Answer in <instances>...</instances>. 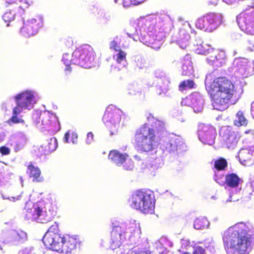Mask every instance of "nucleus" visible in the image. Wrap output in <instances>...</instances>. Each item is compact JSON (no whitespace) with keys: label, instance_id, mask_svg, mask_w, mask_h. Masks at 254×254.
<instances>
[{"label":"nucleus","instance_id":"nucleus-1","mask_svg":"<svg viewBox=\"0 0 254 254\" xmlns=\"http://www.w3.org/2000/svg\"><path fill=\"white\" fill-rule=\"evenodd\" d=\"M148 123H145L136 130L133 143L140 152H148L155 149L159 144L165 155L174 156L187 150L183 139L175 134L167 135L165 124L163 121L155 118L152 114L147 116Z\"/></svg>","mask_w":254,"mask_h":254},{"label":"nucleus","instance_id":"nucleus-2","mask_svg":"<svg viewBox=\"0 0 254 254\" xmlns=\"http://www.w3.org/2000/svg\"><path fill=\"white\" fill-rule=\"evenodd\" d=\"M168 16L140 17L130 25L127 34L135 41H140L152 48L154 44L160 45L165 37L164 22L169 20Z\"/></svg>","mask_w":254,"mask_h":254},{"label":"nucleus","instance_id":"nucleus-3","mask_svg":"<svg viewBox=\"0 0 254 254\" xmlns=\"http://www.w3.org/2000/svg\"><path fill=\"white\" fill-rule=\"evenodd\" d=\"M222 235L227 254H249L254 247V228L249 223H238Z\"/></svg>","mask_w":254,"mask_h":254},{"label":"nucleus","instance_id":"nucleus-4","mask_svg":"<svg viewBox=\"0 0 254 254\" xmlns=\"http://www.w3.org/2000/svg\"><path fill=\"white\" fill-rule=\"evenodd\" d=\"M112 228L110 245L105 242L102 243V246L105 248L115 250L119 248L124 241H127V245H135L138 241L141 230L139 224L135 220L125 223L115 221L112 223Z\"/></svg>","mask_w":254,"mask_h":254},{"label":"nucleus","instance_id":"nucleus-5","mask_svg":"<svg viewBox=\"0 0 254 254\" xmlns=\"http://www.w3.org/2000/svg\"><path fill=\"white\" fill-rule=\"evenodd\" d=\"M206 89L210 94L212 106L214 109L223 111L228 107V103L234 93V86L226 77L215 79L211 84L208 82V76L205 80Z\"/></svg>","mask_w":254,"mask_h":254},{"label":"nucleus","instance_id":"nucleus-6","mask_svg":"<svg viewBox=\"0 0 254 254\" xmlns=\"http://www.w3.org/2000/svg\"><path fill=\"white\" fill-rule=\"evenodd\" d=\"M37 93L33 90H26L14 96L11 100L6 101L2 105V108L5 111L12 99H14L16 106L12 108V116L7 121V124L11 126L14 124H24V121L18 116L24 110H30L33 108L34 105L36 103Z\"/></svg>","mask_w":254,"mask_h":254},{"label":"nucleus","instance_id":"nucleus-7","mask_svg":"<svg viewBox=\"0 0 254 254\" xmlns=\"http://www.w3.org/2000/svg\"><path fill=\"white\" fill-rule=\"evenodd\" d=\"M25 218L39 223H46L52 220L55 215L54 207L50 201L44 200L36 203L27 202L25 206Z\"/></svg>","mask_w":254,"mask_h":254},{"label":"nucleus","instance_id":"nucleus-8","mask_svg":"<svg viewBox=\"0 0 254 254\" xmlns=\"http://www.w3.org/2000/svg\"><path fill=\"white\" fill-rule=\"evenodd\" d=\"M43 242L45 247L53 251L66 254L74 251L76 247L77 241L69 236H64L62 234H45Z\"/></svg>","mask_w":254,"mask_h":254},{"label":"nucleus","instance_id":"nucleus-9","mask_svg":"<svg viewBox=\"0 0 254 254\" xmlns=\"http://www.w3.org/2000/svg\"><path fill=\"white\" fill-rule=\"evenodd\" d=\"M129 202L132 208L139 210L144 214H152L154 212L155 196L149 190H136L132 193Z\"/></svg>","mask_w":254,"mask_h":254},{"label":"nucleus","instance_id":"nucleus-10","mask_svg":"<svg viewBox=\"0 0 254 254\" xmlns=\"http://www.w3.org/2000/svg\"><path fill=\"white\" fill-rule=\"evenodd\" d=\"M73 62L82 67L90 68L95 59V53L89 45H84L77 48L73 52Z\"/></svg>","mask_w":254,"mask_h":254},{"label":"nucleus","instance_id":"nucleus-11","mask_svg":"<svg viewBox=\"0 0 254 254\" xmlns=\"http://www.w3.org/2000/svg\"><path fill=\"white\" fill-rule=\"evenodd\" d=\"M32 119L37 126H43L44 128L48 130L60 129V122L57 116L48 111L36 110L33 114Z\"/></svg>","mask_w":254,"mask_h":254},{"label":"nucleus","instance_id":"nucleus-12","mask_svg":"<svg viewBox=\"0 0 254 254\" xmlns=\"http://www.w3.org/2000/svg\"><path fill=\"white\" fill-rule=\"evenodd\" d=\"M123 111L113 106H109L106 110L102 120L109 129L111 134H115L120 127Z\"/></svg>","mask_w":254,"mask_h":254},{"label":"nucleus","instance_id":"nucleus-13","mask_svg":"<svg viewBox=\"0 0 254 254\" xmlns=\"http://www.w3.org/2000/svg\"><path fill=\"white\" fill-rule=\"evenodd\" d=\"M236 78H244L254 74V61L244 58H236L232 64Z\"/></svg>","mask_w":254,"mask_h":254},{"label":"nucleus","instance_id":"nucleus-14","mask_svg":"<svg viewBox=\"0 0 254 254\" xmlns=\"http://www.w3.org/2000/svg\"><path fill=\"white\" fill-rule=\"evenodd\" d=\"M223 22V16L219 13H209L199 18L195 22L196 28L211 32L216 29Z\"/></svg>","mask_w":254,"mask_h":254},{"label":"nucleus","instance_id":"nucleus-15","mask_svg":"<svg viewBox=\"0 0 254 254\" xmlns=\"http://www.w3.org/2000/svg\"><path fill=\"white\" fill-rule=\"evenodd\" d=\"M198 50V52L202 55H208L206 58V62L214 67H219L225 64L226 62L225 53L223 51L215 49L211 46L206 50L203 47Z\"/></svg>","mask_w":254,"mask_h":254},{"label":"nucleus","instance_id":"nucleus-16","mask_svg":"<svg viewBox=\"0 0 254 254\" xmlns=\"http://www.w3.org/2000/svg\"><path fill=\"white\" fill-rule=\"evenodd\" d=\"M224 182H225L228 187L229 198L227 200L228 202L237 201L239 199L238 192L241 190V183L242 180L238 176L234 173H230L224 176Z\"/></svg>","mask_w":254,"mask_h":254},{"label":"nucleus","instance_id":"nucleus-17","mask_svg":"<svg viewBox=\"0 0 254 254\" xmlns=\"http://www.w3.org/2000/svg\"><path fill=\"white\" fill-rule=\"evenodd\" d=\"M237 22L242 31L254 35V10L240 14L237 16Z\"/></svg>","mask_w":254,"mask_h":254},{"label":"nucleus","instance_id":"nucleus-18","mask_svg":"<svg viewBox=\"0 0 254 254\" xmlns=\"http://www.w3.org/2000/svg\"><path fill=\"white\" fill-rule=\"evenodd\" d=\"M197 134L199 140L202 143L212 145L215 142L217 134L213 126L201 124L198 127Z\"/></svg>","mask_w":254,"mask_h":254},{"label":"nucleus","instance_id":"nucleus-19","mask_svg":"<svg viewBox=\"0 0 254 254\" xmlns=\"http://www.w3.org/2000/svg\"><path fill=\"white\" fill-rule=\"evenodd\" d=\"M219 135L228 148L234 149L237 146L240 139V135L234 131L230 126H223L219 130Z\"/></svg>","mask_w":254,"mask_h":254},{"label":"nucleus","instance_id":"nucleus-20","mask_svg":"<svg viewBox=\"0 0 254 254\" xmlns=\"http://www.w3.org/2000/svg\"><path fill=\"white\" fill-rule=\"evenodd\" d=\"M181 104L190 107L195 113H200L203 109L204 99L199 93L195 92L183 99Z\"/></svg>","mask_w":254,"mask_h":254},{"label":"nucleus","instance_id":"nucleus-21","mask_svg":"<svg viewBox=\"0 0 254 254\" xmlns=\"http://www.w3.org/2000/svg\"><path fill=\"white\" fill-rule=\"evenodd\" d=\"M43 26V19L40 17L33 18L23 22V26L20 29V33L25 37L36 35L38 30Z\"/></svg>","mask_w":254,"mask_h":254},{"label":"nucleus","instance_id":"nucleus-22","mask_svg":"<svg viewBox=\"0 0 254 254\" xmlns=\"http://www.w3.org/2000/svg\"><path fill=\"white\" fill-rule=\"evenodd\" d=\"M24 4L25 5L23 6L19 5L13 6L11 5L10 9L7 10L4 12L2 18L6 27L11 25V23L14 20L16 15L22 17L25 12L24 8H27L29 5L28 0H25Z\"/></svg>","mask_w":254,"mask_h":254},{"label":"nucleus","instance_id":"nucleus-23","mask_svg":"<svg viewBox=\"0 0 254 254\" xmlns=\"http://www.w3.org/2000/svg\"><path fill=\"white\" fill-rule=\"evenodd\" d=\"M227 167V162L223 158H220L214 162V180L220 185L224 184L225 171Z\"/></svg>","mask_w":254,"mask_h":254},{"label":"nucleus","instance_id":"nucleus-24","mask_svg":"<svg viewBox=\"0 0 254 254\" xmlns=\"http://www.w3.org/2000/svg\"><path fill=\"white\" fill-rule=\"evenodd\" d=\"M238 157L241 164L245 166L251 165L254 160V145L240 149Z\"/></svg>","mask_w":254,"mask_h":254},{"label":"nucleus","instance_id":"nucleus-25","mask_svg":"<svg viewBox=\"0 0 254 254\" xmlns=\"http://www.w3.org/2000/svg\"><path fill=\"white\" fill-rule=\"evenodd\" d=\"M182 74L187 76L192 75L194 72V68L190 55L187 54L185 55L182 61Z\"/></svg>","mask_w":254,"mask_h":254},{"label":"nucleus","instance_id":"nucleus-26","mask_svg":"<svg viewBox=\"0 0 254 254\" xmlns=\"http://www.w3.org/2000/svg\"><path fill=\"white\" fill-rule=\"evenodd\" d=\"M27 173L32 181L35 182H42L44 181L43 178L41 176L40 169L32 164L31 162L28 163Z\"/></svg>","mask_w":254,"mask_h":254},{"label":"nucleus","instance_id":"nucleus-27","mask_svg":"<svg viewBox=\"0 0 254 254\" xmlns=\"http://www.w3.org/2000/svg\"><path fill=\"white\" fill-rule=\"evenodd\" d=\"M12 143H11V145L13 146L15 152H18L22 149L26 142V136L22 133H19L14 135L12 136Z\"/></svg>","mask_w":254,"mask_h":254},{"label":"nucleus","instance_id":"nucleus-28","mask_svg":"<svg viewBox=\"0 0 254 254\" xmlns=\"http://www.w3.org/2000/svg\"><path fill=\"white\" fill-rule=\"evenodd\" d=\"M170 83V78H165V80H162V82L159 83L156 89L157 94L161 97L169 96Z\"/></svg>","mask_w":254,"mask_h":254},{"label":"nucleus","instance_id":"nucleus-29","mask_svg":"<svg viewBox=\"0 0 254 254\" xmlns=\"http://www.w3.org/2000/svg\"><path fill=\"white\" fill-rule=\"evenodd\" d=\"M127 156L126 153H122L117 150H112L110 151L108 157L112 162L118 166H121L125 159H127Z\"/></svg>","mask_w":254,"mask_h":254},{"label":"nucleus","instance_id":"nucleus-30","mask_svg":"<svg viewBox=\"0 0 254 254\" xmlns=\"http://www.w3.org/2000/svg\"><path fill=\"white\" fill-rule=\"evenodd\" d=\"M173 244L166 238H162L156 243V249L160 254H169L170 252L166 247H172Z\"/></svg>","mask_w":254,"mask_h":254},{"label":"nucleus","instance_id":"nucleus-31","mask_svg":"<svg viewBox=\"0 0 254 254\" xmlns=\"http://www.w3.org/2000/svg\"><path fill=\"white\" fill-rule=\"evenodd\" d=\"M13 245H19L27 241V234L23 231H12Z\"/></svg>","mask_w":254,"mask_h":254},{"label":"nucleus","instance_id":"nucleus-32","mask_svg":"<svg viewBox=\"0 0 254 254\" xmlns=\"http://www.w3.org/2000/svg\"><path fill=\"white\" fill-rule=\"evenodd\" d=\"M181 38L177 41V44L182 49H185L189 45L190 36L185 30L180 31Z\"/></svg>","mask_w":254,"mask_h":254},{"label":"nucleus","instance_id":"nucleus-33","mask_svg":"<svg viewBox=\"0 0 254 254\" xmlns=\"http://www.w3.org/2000/svg\"><path fill=\"white\" fill-rule=\"evenodd\" d=\"M127 90V94L130 95H140L142 92V86L136 82H133L128 85Z\"/></svg>","mask_w":254,"mask_h":254},{"label":"nucleus","instance_id":"nucleus-34","mask_svg":"<svg viewBox=\"0 0 254 254\" xmlns=\"http://www.w3.org/2000/svg\"><path fill=\"white\" fill-rule=\"evenodd\" d=\"M210 223L206 217H201L196 218L193 222V227L196 230H201L208 228Z\"/></svg>","mask_w":254,"mask_h":254},{"label":"nucleus","instance_id":"nucleus-35","mask_svg":"<svg viewBox=\"0 0 254 254\" xmlns=\"http://www.w3.org/2000/svg\"><path fill=\"white\" fill-rule=\"evenodd\" d=\"M123 37L122 36H116L111 41L109 44V47L111 50L119 51L121 50V48H125L126 46L122 44L121 46V42Z\"/></svg>","mask_w":254,"mask_h":254},{"label":"nucleus","instance_id":"nucleus-36","mask_svg":"<svg viewBox=\"0 0 254 254\" xmlns=\"http://www.w3.org/2000/svg\"><path fill=\"white\" fill-rule=\"evenodd\" d=\"M116 254H152V253L143 248H140L138 246H136L127 253L123 252L121 249H119L117 250Z\"/></svg>","mask_w":254,"mask_h":254},{"label":"nucleus","instance_id":"nucleus-37","mask_svg":"<svg viewBox=\"0 0 254 254\" xmlns=\"http://www.w3.org/2000/svg\"><path fill=\"white\" fill-rule=\"evenodd\" d=\"M116 52L117 53L114 55L113 59L117 62L118 64H119L122 66L125 67L127 64L126 60V53L122 50L119 51H116Z\"/></svg>","mask_w":254,"mask_h":254},{"label":"nucleus","instance_id":"nucleus-38","mask_svg":"<svg viewBox=\"0 0 254 254\" xmlns=\"http://www.w3.org/2000/svg\"><path fill=\"white\" fill-rule=\"evenodd\" d=\"M73 59L74 56H73V54H72L71 58L68 53H64L63 54L62 62L65 66L64 69L65 71H68L69 72L71 71V67H70V64H75L73 62Z\"/></svg>","mask_w":254,"mask_h":254},{"label":"nucleus","instance_id":"nucleus-39","mask_svg":"<svg viewBox=\"0 0 254 254\" xmlns=\"http://www.w3.org/2000/svg\"><path fill=\"white\" fill-rule=\"evenodd\" d=\"M234 123L235 126L239 127L241 126H246L248 123V121L244 117L243 113L239 111L236 115V119Z\"/></svg>","mask_w":254,"mask_h":254},{"label":"nucleus","instance_id":"nucleus-40","mask_svg":"<svg viewBox=\"0 0 254 254\" xmlns=\"http://www.w3.org/2000/svg\"><path fill=\"white\" fill-rule=\"evenodd\" d=\"M193 45L194 46V50L195 51V53L198 54H201L202 55L201 53L198 52V50L200 49H201L200 47H203V48L205 47V49L206 50L208 49V48H209V47L211 46L210 45L207 44L206 43H204L199 37H196L195 40V42L193 43Z\"/></svg>","mask_w":254,"mask_h":254},{"label":"nucleus","instance_id":"nucleus-41","mask_svg":"<svg viewBox=\"0 0 254 254\" xmlns=\"http://www.w3.org/2000/svg\"><path fill=\"white\" fill-rule=\"evenodd\" d=\"M195 86L196 84L192 80L188 79L181 82L179 85V89L183 91L187 89L195 88Z\"/></svg>","mask_w":254,"mask_h":254},{"label":"nucleus","instance_id":"nucleus-42","mask_svg":"<svg viewBox=\"0 0 254 254\" xmlns=\"http://www.w3.org/2000/svg\"><path fill=\"white\" fill-rule=\"evenodd\" d=\"M214 244V242L212 238L205 240L203 243L205 250L210 252L211 254H213L215 251Z\"/></svg>","mask_w":254,"mask_h":254},{"label":"nucleus","instance_id":"nucleus-43","mask_svg":"<svg viewBox=\"0 0 254 254\" xmlns=\"http://www.w3.org/2000/svg\"><path fill=\"white\" fill-rule=\"evenodd\" d=\"M18 254H41V253L35 247L29 246L20 250Z\"/></svg>","mask_w":254,"mask_h":254},{"label":"nucleus","instance_id":"nucleus-44","mask_svg":"<svg viewBox=\"0 0 254 254\" xmlns=\"http://www.w3.org/2000/svg\"><path fill=\"white\" fill-rule=\"evenodd\" d=\"M181 249L182 250V252H184V250H186V251H189V250H192L194 245L193 242L190 243L189 240L185 239H182L181 240Z\"/></svg>","mask_w":254,"mask_h":254},{"label":"nucleus","instance_id":"nucleus-45","mask_svg":"<svg viewBox=\"0 0 254 254\" xmlns=\"http://www.w3.org/2000/svg\"><path fill=\"white\" fill-rule=\"evenodd\" d=\"M134 62L135 65L139 68L142 69L146 65L145 60L141 56H135L134 57Z\"/></svg>","mask_w":254,"mask_h":254},{"label":"nucleus","instance_id":"nucleus-46","mask_svg":"<svg viewBox=\"0 0 254 254\" xmlns=\"http://www.w3.org/2000/svg\"><path fill=\"white\" fill-rule=\"evenodd\" d=\"M23 192L22 191L19 195L14 196H8L6 194H1V197L3 199H7L10 201L15 202L17 201L21 200L23 196Z\"/></svg>","mask_w":254,"mask_h":254},{"label":"nucleus","instance_id":"nucleus-47","mask_svg":"<svg viewBox=\"0 0 254 254\" xmlns=\"http://www.w3.org/2000/svg\"><path fill=\"white\" fill-rule=\"evenodd\" d=\"M98 14L103 18L105 22H108L110 21L112 18L109 12L106 11L104 9H100L98 12Z\"/></svg>","mask_w":254,"mask_h":254},{"label":"nucleus","instance_id":"nucleus-48","mask_svg":"<svg viewBox=\"0 0 254 254\" xmlns=\"http://www.w3.org/2000/svg\"><path fill=\"white\" fill-rule=\"evenodd\" d=\"M58 147V141L55 137L51 138L48 142V152L54 151Z\"/></svg>","mask_w":254,"mask_h":254},{"label":"nucleus","instance_id":"nucleus-49","mask_svg":"<svg viewBox=\"0 0 254 254\" xmlns=\"http://www.w3.org/2000/svg\"><path fill=\"white\" fill-rule=\"evenodd\" d=\"M123 165L124 170L127 171H131L134 168L133 162L130 158H128V156L124 161Z\"/></svg>","mask_w":254,"mask_h":254},{"label":"nucleus","instance_id":"nucleus-50","mask_svg":"<svg viewBox=\"0 0 254 254\" xmlns=\"http://www.w3.org/2000/svg\"><path fill=\"white\" fill-rule=\"evenodd\" d=\"M246 190L251 195L254 193V175L251 176L250 182L247 184Z\"/></svg>","mask_w":254,"mask_h":254},{"label":"nucleus","instance_id":"nucleus-51","mask_svg":"<svg viewBox=\"0 0 254 254\" xmlns=\"http://www.w3.org/2000/svg\"><path fill=\"white\" fill-rule=\"evenodd\" d=\"M59 229L58 224L55 222L54 224L52 225L48 229L45 234H49L52 235V234H60L59 233Z\"/></svg>","mask_w":254,"mask_h":254},{"label":"nucleus","instance_id":"nucleus-52","mask_svg":"<svg viewBox=\"0 0 254 254\" xmlns=\"http://www.w3.org/2000/svg\"><path fill=\"white\" fill-rule=\"evenodd\" d=\"M191 251L192 254H204L205 251V249L200 246H194Z\"/></svg>","mask_w":254,"mask_h":254},{"label":"nucleus","instance_id":"nucleus-53","mask_svg":"<svg viewBox=\"0 0 254 254\" xmlns=\"http://www.w3.org/2000/svg\"><path fill=\"white\" fill-rule=\"evenodd\" d=\"M155 76L156 77L160 78L161 82H162V80H165V78H169V77H168L164 72L161 71H156L155 73Z\"/></svg>","mask_w":254,"mask_h":254},{"label":"nucleus","instance_id":"nucleus-54","mask_svg":"<svg viewBox=\"0 0 254 254\" xmlns=\"http://www.w3.org/2000/svg\"><path fill=\"white\" fill-rule=\"evenodd\" d=\"M123 4L124 7H128L132 5H137V3L135 0H123Z\"/></svg>","mask_w":254,"mask_h":254},{"label":"nucleus","instance_id":"nucleus-55","mask_svg":"<svg viewBox=\"0 0 254 254\" xmlns=\"http://www.w3.org/2000/svg\"><path fill=\"white\" fill-rule=\"evenodd\" d=\"M12 238V231H11L8 233L7 237L5 239L1 240L0 241H2L4 244L13 245V243L12 242V241H11L13 239Z\"/></svg>","mask_w":254,"mask_h":254},{"label":"nucleus","instance_id":"nucleus-56","mask_svg":"<svg viewBox=\"0 0 254 254\" xmlns=\"http://www.w3.org/2000/svg\"><path fill=\"white\" fill-rule=\"evenodd\" d=\"M38 151L36 155L39 157H42L43 155H46L49 153L48 151L45 149L44 146L42 145L38 148Z\"/></svg>","mask_w":254,"mask_h":254},{"label":"nucleus","instance_id":"nucleus-57","mask_svg":"<svg viewBox=\"0 0 254 254\" xmlns=\"http://www.w3.org/2000/svg\"><path fill=\"white\" fill-rule=\"evenodd\" d=\"M0 152L3 155H6L9 154L10 149L5 146L0 147Z\"/></svg>","mask_w":254,"mask_h":254},{"label":"nucleus","instance_id":"nucleus-58","mask_svg":"<svg viewBox=\"0 0 254 254\" xmlns=\"http://www.w3.org/2000/svg\"><path fill=\"white\" fill-rule=\"evenodd\" d=\"M246 50L249 52H254V43L249 41L246 47Z\"/></svg>","mask_w":254,"mask_h":254},{"label":"nucleus","instance_id":"nucleus-59","mask_svg":"<svg viewBox=\"0 0 254 254\" xmlns=\"http://www.w3.org/2000/svg\"><path fill=\"white\" fill-rule=\"evenodd\" d=\"M93 134L91 132H89L87 134L86 142L87 144H90L93 140Z\"/></svg>","mask_w":254,"mask_h":254},{"label":"nucleus","instance_id":"nucleus-60","mask_svg":"<svg viewBox=\"0 0 254 254\" xmlns=\"http://www.w3.org/2000/svg\"><path fill=\"white\" fill-rule=\"evenodd\" d=\"M77 134L76 132L72 131L71 132V140L73 143L75 144L77 142Z\"/></svg>","mask_w":254,"mask_h":254},{"label":"nucleus","instance_id":"nucleus-61","mask_svg":"<svg viewBox=\"0 0 254 254\" xmlns=\"http://www.w3.org/2000/svg\"><path fill=\"white\" fill-rule=\"evenodd\" d=\"M244 134H249L250 137L254 138V130L253 129H247L245 131Z\"/></svg>","mask_w":254,"mask_h":254},{"label":"nucleus","instance_id":"nucleus-62","mask_svg":"<svg viewBox=\"0 0 254 254\" xmlns=\"http://www.w3.org/2000/svg\"><path fill=\"white\" fill-rule=\"evenodd\" d=\"M5 2L8 4H12L13 3H16V5H17V2H21L22 0H4ZM15 6V5H14Z\"/></svg>","mask_w":254,"mask_h":254},{"label":"nucleus","instance_id":"nucleus-63","mask_svg":"<svg viewBox=\"0 0 254 254\" xmlns=\"http://www.w3.org/2000/svg\"><path fill=\"white\" fill-rule=\"evenodd\" d=\"M70 136V131H68L66 132L65 134L64 138V141L65 142H68V139Z\"/></svg>","mask_w":254,"mask_h":254},{"label":"nucleus","instance_id":"nucleus-64","mask_svg":"<svg viewBox=\"0 0 254 254\" xmlns=\"http://www.w3.org/2000/svg\"><path fill=\"white\" fill-rule=\"evenodd\" d=\"M6 137V133L5 131H1L0 132V142L4 140Z\"/></svg>","mask_w":254,"mask_h":254}]
</instances>
